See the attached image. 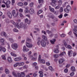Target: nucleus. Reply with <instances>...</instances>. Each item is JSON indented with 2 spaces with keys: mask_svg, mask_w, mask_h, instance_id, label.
<instances>
[{
  "mask_svg": "<svg viewBox=\"0 0 77 77\" xmlns=\"http://www.w3.org/2000/svg\"><path fill=\"white\" fill-rule=\"evenodd\" d=\"M2 59H3V60H6V58L5 56L2 55Z\"/></svg>",
  "mask_w": 77,
  "mask_h": 77,
  "instance_id": "nucleus-32",
  "label": "nucleus"
},
{
  "mask_svg": "<svg viewBox=\"0 0 77 77\" xmlns=\"http://www.w3.org/2000/svg\"><path fill=\"white\" fill-rule=\"evenodd\" d=\"M64 61H65V60H64L63 59H61L59 60V63H60V64L63 63Z\"/></svg>",
  "mask_w": 77,
  "mask_h": 77,
  "instance_id": "nucleus-10",
  "label": "nucleus"
},
{
  "mask_svg": "<svg viewBox=\"0 0 77 77\" xmlns=\"http://www.w3.org/2000/svg\"><path fill=\"white\" fill-rule=\"evenodd\" d=\"M11 47L14 50H17L18 48V45L16 43H13L11 45Z\"/></svg>",
  "mask_w": 77,
  "mask_h": 77,
  "instance_id": "nucleus-3",
  "label": "nucleus"
},
{
  "mask_svg": "<svg viewBox=\"0 0 77 77\" xmlns=\"http://www.w3.org/2000/svg\"><path fill=\"white\" fill-rule=\"evenodd\" d=\"M60 36L62 37V38H64V37H65L66 36V35L64 34H62Z\"/></svg>",
  "mask_w": 77,
  "mask_h": 77,
  "instance_id": "nucleus-41",
  "label": "nucleus"
},
{
  "mask_svg": "<svg viewBox=\"0 0 77 77\" xmlns=\"http://www.w3.org/2000/svg\"><path fill=\"white\" fill-rule=\"evenodd\" d=\"M8 62H9V63L12 62V59L11 57H8Z\"/></svg>",
  "mask_w": 77,
  "mask_h": 77,
  "instance_id": "nucleus-16",
  "label": "nucleus"
},
{
  "mask_svg": "<svg viewBox=\"0 0 77 77\" xmlns=\"http://www.w3.org/2000/svg\"><path fill=\"white\" fill-rule=\"evenodd\" d=\"M19 16L20 17H23V14H22V13H20Z\"/></svg>",
  "mask_w": 77,
  "mask_h": 77,
  "instance_id": "nucleus-57",
  "label": "nucleus"
},
{
  "mask_svg": "<svg viewBox=\"0 0 77 77\" xmlns=\"http://www.w3.org/2000/svg\"><path fill=\"white\" fill-rule=\"evenodd\" d=\"M49 69H50V70H51V71L53 70V67L51 66H49Z\"/></svg>",
  "mask_w": 77,
  "mask_h": 77,
  "instance_id": "nucleus-46",
  "label": "nucleus"
},
{
  "mask_svg": "<svg viewBox=\"0 0 77 77\" xmlns=\"http://www.w3.org/2000/svg\"><path fill=\"white\" fill-rule=\"evenodd\" d=\"M17 75L18 77H21V75L20 73H17Z\"/></svg>",
  "mask_w": 77,
  "mask_h": 77,
  "instance_id": "nucleus-55",
  "label": "nucleus"
},
{
  "mask_svg": "<svg viewBox=\"0 0 77 77\" xmlns=\"http://www.w3.org/2000/svg\"><path fill=\"white\" fill-rule=\"evenodd\" d=\"M13 32H18V30L16 29H13Z\"/></svg>",
  "mask_w": 77,
  "mask_h": 77,
  "instance_id": "nucleus-44",
  "label": "nucleus"
},
{
  "mask_svg": "<svg viewBox=\"0 0 77 77\" xmlns=\"http://www.w3.org/2000/svg\"><path fill=\"white\" fill-rule=\"evenodd\" d=\"M24 65V63L23 62L20 63H19V66H23Z\"/></svg>",
  "mask_w": 77,
  "mask_h": 77,
  "instance_id": "nucleus-29",
  "label": "nucleus"
},
{
  "mask_svg": "<svg viewBox=\"0 0 77 77\" xmlns=\"http://www.w3.org/2000/svg\"><path fill=\"white\" fill-rule=\"evenodd\" d=\"M11 2L10 1H8L6 2V3L5 4V5H10L11 4Z\"/></svg>",
  "mask_w": 77,
  "mask_h": 77,
  "instance_id": "nucleus-39",
  "label": "nucleus"
},
{
  "mask_svg": "<svg viewBox=\"0 0 77 77\" xmlns=\"http://www.w3.org/2000/svg\"><path fill=\"white\" fill-rule=\"evenodd\" d=\"M46 64L48 66H49V65H50V63H49L48 62H46Z\"/></svg>",
  "mask_w": 77,
  "mask_h": 77,
  "instance_id": "nucleus-58",
  "label": "nucleus"
},
{
  "mask_svg": "<svg viewBox=\"0 0 77 77\" xmlns=\"http://www.w3.org/2000/svg\"><path fill=\"white\" fill-rule=\"evenodd\" d=\"M5 72L6 74H9V70L8 69H5Z\"/></svg>",
  "mask_w": 77,
  "mask_h": 77,
  "instance_id": "nucleus-27",
  "label": "nucleus"
},
{
  "mask_svg": "<svg viewBox=\"0 0 77 77\" xmlns=\"http://www.w3.org/2000/svg\"><path fill=\"white\" fill-rule=\"evenodd\" d=\"M72 9L71 7L69 5H67L66 7V8H65L64 11L66 13H69V12L71 11Z\"/></svg>",
  "mask_w": 77,
  "mask_h": 77,
  "instance_id": "nucleus-1",
  "label": "nucleus"
},
{
  "mask_svg": "<svg viewBox=\"0 0 77 77\" xmlns=\"http://www.w3.org/2000/svg\"><path fill=\"white\" fill-rule=\"evenodd\" d=\"M66 48H69V49H71V48H72V47L70 45H67Z\"/></svg>",
  "mask_w": 77,
  "mask_h": 77,
  "instance_id": "nucleus-38",
  "label": "nucleus"
},
{
  "mask_svg": "<svg viewBox=\"0 0 77 77\" xmlns=\"http://www.w3.org/2000/svg\"><path fill=\"white\" fill-rule=\"evenodd\" d=\"M68 54L69 56V57H71V56H72V51H68Z\"/></svg>",
  "mask_w": 77,
  "mask_h": 77,
  "instance_id": "nucleus-11",
  "label": "nucleus"
},
{
  "mask_svg": "<svg viewBox=\"0 0 77 77\" xmlns=\"http://www.w3.org/2000/svg\"><path fill=\"white\" fill-rule=\"evenodd\" d=\"M46 32L47 33H48V34H49V35L51 34V32L49 31V30H46Z\"/></svg>",
  "mask_w": 77,
  "mask_h": 77,
  "instance_id": "nucleus-52",
  "label": "nucleus"
},
{
  "mask_svg": "<svg viewBox=\"0 0 77 77\" xmlns=\"http://www.w3.org/2000/svg\"><path fill=\"white\" fill-rule=\"evenodd\" d=\"M75 29H73V33L74 34L76 37H77V34L76 33L77 32V26L75 25L74 26Z\"/></svg>",
  "mask_w": 77,
  "mask_h": 77,
  "instance_id": "nucleus-2",
  "label": "nucleus"
},
{
  "mask_svg": "<svg viewBox=\"0 0 77 77\" xmlns=\"http://www.w3.org/2000/svg\"><path fill=\"white\" fill-rule=\"evenodd\" d=\"M71 71L73 72L75 71V68L74 66H72L71 68Z\"/></svg>",
  "mask_w": 77,
  "mask_h": 77,
  "instance_id": "nucleus-14",
  "label": "nucleus"
},
{
  "mask_svg": "<svg viewBox=\"0 0 77 77\" xmlns=\"http://www.w3.org/2000/svg\"><path fill=\"white\" fill-rule=\"evenodd\" d=\"M51 5L53 7H56V5H57V4H56V3H51Z\"/></svg>",
  "mask_w": 77,
  "mask_h": 77,
  "instance_id": "nucleus-24",
  "label": "nucleus"
},
{
  "mask_svg": "<svg viewBox=\"0 0 77 77\" xmlns=\"http://www.w3.org/2000/svg\"><path fill=\"white\" fill-rule=\"evenodd\" d=\"M51 1L52 3H56L57 2L56 0H52Z\"/></svg>",
  "mask_w": 77,
  "mask_h": 77,
  "instance_id": "nucleus-43",
  "label": "nucleus"
},
{
  "mask_svg": "<svg viewBox=\"0 0 77 77\" xmlns=\"http://www.w3.org/2000/svg\"><path fill=\"white\" fill-rule=\"evenodd\" d=\"M42 12V11L40 10L38 11L37 14H41Z\"/></svg>",
  "mask_w": 77,
  "mask_h": 77,
  "instance_id": "nucleus-51",
  "label": "nucleus"
},
{
  "mask_svg": "<svg viewBox=\"0 0 77 77\" xmlns=\"http://www.w3.org/2000/svg\"><path fill=\"white\" fill-rule=\"evenodd\" d=\"M58 5L59 6H61L62 4V1L61 0H59L58 2Z\"/></svg>",
  "mask_w": 77,
  "mask_h": 77,
  "instance_id": "nucleus-19",
  "label": "nucleus"
},
{
  "mask_svg": "<svg viewBox=\"0 0 77 77\" xmlns=\"http://www.w3.org/2000/svg\"><path fill=\"white\" fill-rule=\"evenodd\" d=\"M7 15L10 18H11L12 17V14H11V12H8L7 13Z\"/></svg>",
  "mask_w": 77,
  "mask_h": 77,
  "instance_id": "nucleus-13",
  "label": "nucleus"
},
{
  "mask_svg": "<svg viewBox=\"0 0 77 77\" xmlns=\"http://www.w3.org/2000/svg\"><path fill=\"white\" fill-rule=\"evenodd\" d=\"M63 11V7H60V9L59 10V12L60 13H61V12H62Z\"/></svg>",
  "mask_w": 77,
  "mask_h": 77,
  "instance_id": "nucleus-22",
  "label": "nucleus"
},
{
  "mask_svg": "<svg viewBox=\"0 0 77 77\" xmlns=\"http://www.w3.org/2000/svg\"><path fill=\"white\" fill-rule=\"evenodd\" d=\"M56 41V39H52V40H50V42L51 44H54V42Z\"/></svg>",
  "mask_w": 77,
  "mask_h": 77,
  "instance_id": "nucleus-21",
  "label": "nucleus"
},
{
  "mask_svg": "<svg viewBox=\"0 0 77 77\" xmlns=\"http://www.w3.org/2000/svg\"><path fill=\"white\" fill-rule=\"evenodd\" d=\"M63 16V15H62V14H61L58 16V17L59 18H62Z\"/></svg>",
  "mask_w": 77,
  "mask_h": 77,
  "instance_id": "nucleus-53",
  "label": "nucleus"
},
{
  "mask_svg": "<svg viewBox=\"0 0 77 77\" xmlns=\"http://www.w3.org/2000/svg\"><path fill=\"white\" fill-rule=\"evenodd\" d=\"M33 76L34 77H36V76H37V74L35 73H34L33 74Z\"/></svg>",
  "mask_w": 77,
  "mask_h": 77,
  "instance_id": "nucleus-62",
  "label": "nucleus"
},
{
  "mask_svg": "<svg viewBox=\"0 0 77 77\" xmlns=\"http://www.w3.org/2000/svg\"><path fill=\"white\" fill-rule=\"evenodd\" d=\"M42 4H40L39 5L38 7L37 8L38 9H39L41 7H42Z\"/></svg>",
  "mask_w": 77,
  "mask_h": 77,
  "instance_id": "nucleus-48",
  "label": "nucleus"
},
{
  "mask_svg": "<svg viewBox=\"0 0 77 77\" xmlns=\"http://www.w3.org/2000/svg\"><path fill=\"white\" fill-rule=\"evenodd\" d=\"M11 55L13 56H14V57H16V56H17V55L14 52H11Z\"/></svg>",
  "mask_w": 77,
  "mask_h": 77,
  "instance_id": "nucleus-28",
  "label": "nucleus"
},
{
  "mask_svg": "<svg viewBox=\"0 0 77 77\" xmlns=\"http://www.w3.org/2000/svg\"><path fill=\"white\" fill-rule=\"evenodd\" d=\"M10 23H11L14 25H15V23L13 20H11L10 21Z\"/></svg>",
  "mask_w": 77,
  "mask_h": 77,
  "instance_id": "nucleus-34",
  "label": "nucleus"
},
{
  "mask_svg": "<svg viewBox=\"0 0 77 77\" xmlns=\"http://www.w3.org/2000/svg\"><path fill=\"white\" fill-rule=\"evenodd\" d=\"M39 61H40L41 63H43L44 64V63H45V60L44 59H41Z\"/></svg>",
  "mask_w": 77,
  "mask_h": 77,
  "instance_id": "nucleus-25",
  "label": "nucleus"
},
{
  "mask_svg": "<svg viewBox=\"0 0 77 77\" xmlns=\"http://www.w3.org/2000/svg\"><path fill=\"white\" fill-rule=\"evenodd\" d=\"M19 11L20 12H23V9L20 8L19 10Z\"/></svg>",
  "mask_w": 77,
  "mask_h": 77,
  "instance_id": "nucleus-59",
  "label": "nucleus"
},
{
  "mask_svg": "<svg viewBox=\"0 0 77 77\" xmlns=\"http://www.w3.org/2000/svg\"><path fill=\"white\" fill-rule=\"evenodd\" d=\"M18 65H19V63H17L14 65V67H17Z\"/></svg>",
  "mask_w": 77,
  "mask_h": 77,
  "instance_id": "nucleus-40",
  "label": "nucleus"
},
{
  "mask_svg": "<svg viewBox=\"0 0 77 77\" xmlns=\"http://www.w3.org/2000/svg\"><path fill=\"white\" fill-rule=\"evenodd\" d=\"M34 3L33 2H31L30 3L29 6L31 8H32L33 6V4Z\"/></svg>",
  "mask_w": 77,
  "mask_h": 77,
  "instance_id": "nucleus-31",
  "label": "nucleus"
},
{
  "mask_svg": "<svg viewBox=\"0 0 77 77\" xmlns=\"http://www.w3.org/2000/svg\"><path fill=\"white\" fill-rule=\"evenodd\" d=\"M21 77H24L26 76V74H25V73L24 72H22L21 73Z\"/></svg>",
  "mask_w": 77,
  "mask_h": 77,
  "instance_id": "nucleus-18",
  "label": "nucleus"
},
{
  "mask_svg": "<svg viewBox=\"0 0 77 77\" xmlns=\"http://www.w3.org/2000/svg\"><path fill=\"white\" fill-rule=\"evenodd\" d=\"M41 44H42V41H38L37 42V45H41Z\"/></svg>",
  "mask_w": 77,
  "mask_h": 77,
  "instance_id": "nucleus-36",
  "label": "nucleus"
},
{
  "mask_svg": "<svg viewBox=\"0 0 77 77\" xmlns=\"http://www.w3.org/2000/svg\"><path fill=\"white\" fill-rule=\"evenodd\" d=\"M38 3L40 4L41 3H42L44 2L43 0H38Z\"/></svg>",
  "mask_w": 77,
  "mask_h": 77,
  "instance_id": "nucleus-45",
  "label": "nucleus"
},
{
  "mask_svg": "<svg viewBox=\"0 0 77 77\" xmlns=\"http://www.w3.org/2000/svg\"><path fill=\"white\" fill-rule=\"evenodd\" d=\"M54 51L55 53H58L59 52V50L57 49H55L54 50Z\"/></svg>",
  "mask_w": 77,
  "mask_h": 77,
  "instance_id": "nucleus-33",
  "label": "nucleus"
},
{
  "mask_svg": "<svg viewBox=\"0 0 77 77\" xmlns=\"http://www.w3.org/2000/svg\"><path fill=\"white\" fill-rule=\"evenodd\" d=\"M1 35L2 36H5V37H6L7 36L5 32H2L1 33Z\"/></svg>",
  "mask_w": 77,
  "mask_h": 77,
  "instance_id": "nucleus-8",
  "label": "nucleus"
},
{
  "mask_svg": "<svg viewBox=\"0 0 77 77\" xmlns=\"http://www.w3.org/2000/svg\"><path fill=\"white\" fill-rule=\"evenodd\" d=\"M26 42H32V40H31V39L29 38H26Z\"/></svg>",
  "mask_w": 77,
  "mask_h": 77,
  "instance_id": "nucleus-30",
  "label": "nucleus"
},
{
  "mask_svg": "<svg viewBox=\"0 0 77 77\" xmlns=\"http://www.w3.org/2000/svg\"><path fill=\"white\" fill-rule=\"evenodd\" d=\"M41 45L43 47H46V42L44 40H42Z\"/></svg>",
  "mask_w": 77,
  "mask_h": 77,
  "instance_id": "nucleus-4",
  "label": "nucleus"
},
{
  "mask_svg": "<svg viewBox=\"0 0 77 77\" xmlns=\"http://www.w3.org/2000/svg\"><path fill=\"white\" fill-rule=\"evenodd\" d=\"M22 25H23V23H20V25H19V24H18V23H17V28H18V29H20V27H21V26H22Z\"/></svg>",
  "mask_w": 77,
  "mask_h": 77,
  "instance_id": "nucleus-12",
  "label": "nucleus"
},
{
  "mask_svg": "<svg viewBox=\"0 0 77 77\" xmlns=\"http://www.w3.org/2000/svg\"><path fill=\"white\" fill-rule=\"evenodd\" d=\"M35 30H36V31H37V32H39V29L38 28H35Z\"/></svg>",
  "mask_w": 77,
  "mask_h": 77,
  "instance_id": "nucleus-54",
  "label": "nucleus"
},
{
  "mask_svg": "<svg viewBox=\"0 0 77 77\" xmlns=\"http://www.w3.org/2000/svg\"><path fill=\"white\" fill-rule=\"evenodd\" d=\"M51 12H54V8H49Z\"/></svg>",
  "mask_w": 77,
  "mask_h": 77,
  "instance_id": "nucleus-26",
  "label": "nucleus"
},
{
  "mask_svg": "<svg viewBox=\"0 0 77 77\" xmlns=\"http://www.w3.org/2000/svg\"><path fill=\"white\" fill-rule=\"evenodd\" d=\"M19 6H23L24 5V4L22 2H19L17 4Z\"/></svg>",
  "mask_w": 77,
  "mask_h": 77,
  "instance_id": "nucleus-20",
  "label": "nucleus"
},
{
  "mask_svg": "<svg viewBox=\"0 0 77 77\" xmlns=\"http://www.w3.org/2000/svg\"><path fill=\"white\" fill-rule=\"evenodd\" d=\"M42 36L43 39H44V40H45V41H47V37L46 36L44 35H42Z\"/></svg>",
  "mask_w": 77,
  "mask_h": 77,
  "instance_id": "nucleus-17",
  "label": "nucleus"
},
{
  "mask_svg": "<svg viewBox=\"0 0 77 77\" xmlns=\"http://www.w3.org/2000/svg\"><path fill=\"white\" fill-rule=\"evenodd\" d=\"M66 54V53H65V52L63 51L62 52V53H61L59 54V56H63L64 54Z\"/></svg>",
  "mask_w": 77,
  "mask_h": 77,
  "instance_id": "nucleus-23",
  "label": "nucleus"
},
{
  "mask_svg": "<svg viewBox=\"0 0 77 77\" xmlns=\"http://www.w3.org/2000/svg\"><path fill=\"white\" fill-rule=\"evenodd\" d=\"M60 6L58 5V6H57L55 8V9H59L60 8Z\"/></svg>",
  "mask_w": 77,
  "mask_h": 77,
  "instance_id": "nucleus-42",
  "label": "nucleus"
},
{
  "mask_svg": "<svg viewBox=\"0 0 77 77\" xmlns=\"http://www.w3.org/2000/svg\"><path fill=\"white\" fill-rule=\"evenodd\" d=\"M5 74H3L2 75L1 77H5Z\"/></svg>",
  "mask_w": 77,
  "mask_h": 77,
  "instance_id": "nucleus-63",
  "label": "nucleus"
},
{
  "mask_svg": "<svg viewBox=\"0 0 77 77\" xmlns=\"http://www.w3.org/2000/svg\"><path fill=\"white\" fill-rule=\"evenodd\" d=\"M68 69H65L64 70V72H68Z\"/></svg>",
  "mask_w": 77,
  "mask_h": 77,
  "instance_id": "nucleus-56",
  "label": "nucleus"
},
{
  "mask_svg": "<svg viewBox=\"0 0 77 77\" xmlns=\"http://www.w3.org/2000/svg\"><path fill=\"white\" fill-rule=\"evenodd\" d=\"M9 5L10 4L5 5L6 6L7 8H9L10 7V5Z\"/></svg>",
  "mask_w": 77,
  "mask_h": 77,
  "instance_id": "nucleus-61",
  "label": "nucleus"
},
{
  "mask_svg": "<svg viewBox=\"0 0 77 77\" xmlns=\"http://www.w3.org/2000/svg\"><path fill=\"white\" fill-rule=\"evenodd\" d=\"M0 51H2L3 52H6V48L4 47H2V46L0 45Z\"/></svg>",
  "mask_w": 77,
  "mask_h": 77,
  "instance_id": "nucleus-5",
  "label": "nucleus"
},
{
  "mask_svg": "<svg viewBox=\"0 0 77 77\" xmlns=\"http://www.w3.org/2000/svg\"><path fill=\"white\" fill-rule=\"evenodd\" d=\"M75 73L74 72H72L70 74V75L71 76H74V75Z\"/></svg>",
  "mask_w": 77,
  "mask_h": 77,
  "instance_id": "nucleus-35",
  "label": "nucleus"
},
{
  "mask_svg": "<svg viewBox=\"0 0 77 77\" xmlns=\"http://www.w3.org/2000/svg\"><path fill=\"white\" fill-rule=\"evenodd\" d=\"M29 13L30 14H33L34 13V9L33 8H31L29 10Z\"/></svg>",
  "mask_w": 77,
  "mask_h": 77,
  "instance_id": "nucleus-9",
  "label": "nucleus"
},
{
  "mask_svg": "<svg viewBox=\"0 0 77 77\" xmlns=\"http://www.w3.org/2000/svg\"><path fill=\"white\" fill-rule=\"evenodd\" d=\"M29 21L27 19H26L25 20V23H27Z\"/></svg>",
  "mask_w": 77,
  "mask_h": 77,
  "instance_id": "nucleus-60",
  "label": "nucleus"
},
{
  "mask_svg": "<svg viewBox=\"0 0 77 77\" xmlns=\"http://www.w3.org/2000/svg\"><path fill=\"white\" fill-rule=\"evenodd\" d=\"M54 57L55 58H57L59 57V55L57 54H55L54 55Z\"/></svg>",
  "mask_w": 77,
  "mask_h": 77,
  "instance_id": "nucleus-47",
  "label": "nucleus"
},
{
  "mask_svg": "<svg viewBox=\"0 0 77 77\" xmlns=\"http://www.w3.org/2000/svg\"><path fill=\"white\" fill-rule=\"evenodd\" d=\"M74 23L77 24V20H75V19L74 20Z\"/></svg>",
  "mask_w": 77,
  "mask_h": 77,
  "instance_id": "nucleus-64",
  "label": "nucleus"
},
{
  "mask_svg": "<svg viewBox=\"0 0 77 77\" xmlns=\"http://www.w3.org/2000/svg\"><path fill=\"white\" fill-rule=\"evenodd\" d=\"M10 41L11 43H12L14 42V40L12 39V38H10Z\"/></svg>",
  "mask_w": 77,
  "mask_h": 77,
  "instance_id": "nucleus-50",
  "label": "nucleus"
},
{
  "mask_svg": "<svg viewBox=\"0 0 77 77\" xmlns=\"http://www.w3.org/2000/svg\"><path fill=\"white\" fill-rule=\"evenodd\" d=\"M12 74L14 76V77H18V76H17V73H16L15 71H14L12 72Z\"/></svg>",
  "mask_w": 77,
  "mask_h": 77,
  "instance_id": "nucleus-15",
  "label": "nucleus"
},
{
  "mask_svg": "<svg viewBox=\"0 0 77 77\" xmlns=\"http://www.w3.org/2000/svg\"><path fill=\"white\" fill-rule=\"evenodd\" d=\"M5 41V39L3 38H1L0 39V43H3V42H4V41Z\"/></svg>",
  "mask_w": 77,
  "mask_h": 77,
  "instance_id": "nucleus-37",
  "label": "nucleus"
},
{
  "mask_svg": "<svg viewBox=\"0 0 77 77\" xmlns=\"http://www.w3.org/2000/svg\"><path fill=\"white\" fill-rule=\"evenodd\" d=\"M26 47L24 46L23 47V51H26Z\"/></svg>",
  "mask_w": 77,
  "mask_h": 77,
  "instance_id": "nucleus-49",
  "label": "nucleus"
},
{
  "mask_svg": "<svg viewBox=\"0 0 77 77\" xmlns=\"http://www.w3.org/2000/svg\"><path fill=\"white\" fill-rule=\"evenodd\" d=\"M26 47L28 48H32L33 47V45L32 44L30 43H29L26 42Z\"/></svg>",
  "mask_w": 77,
  "mask_h": 77,
  "instance_id": "nucleus-6",
  "label": "nucleus"
},
{
  "mask_svg": "<svg viewBox=\"0 0 77 77\" xmlns=\"http://www.w3.org/2000/svg\"><path fill=\"white\" fill-rule=\"evenodd\" d=\"M12 15L14 16V17H17V16L16 15V12L15 11V10H13L12 11Z\"/></svg>",
  "mask_w": 77,
  "mask_h": 77,
  "instance_id": "nucleus-7",
  "label": "nucleus"
}]
</instances>
